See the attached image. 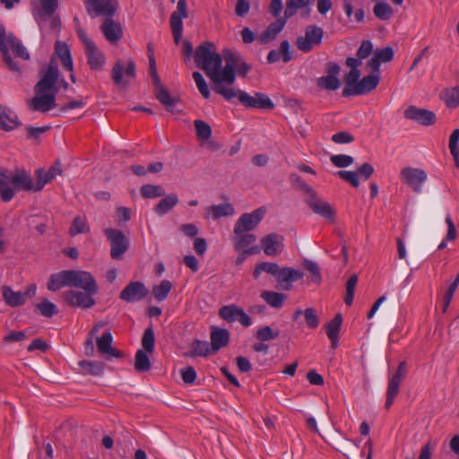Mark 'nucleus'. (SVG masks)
<instances>
[{
    "mask_svg": "<svg viewBox=\"0 0 459 459\" xmlns=\"http://www.w3.org/2000/svg\"><path fill=\"white\" fill-rule=\"evenodd\" d=\"M85 4L90 14L107 17L101 25V31L108 41L115 43L122 38L120 24L111 19L117 7V0H85Z\"/></svg>",
    "mask_w": 459,
    "mask_h": 459,
    "instance_id": "obj_1",
    "label": "nucleus"
},
{
    "mask_svg": "<svg viewBox=\"0 0 459 459\" xmlns=\"http://www.w3.org/2000/svg\"><path fill=\"white\" fill-rule=\"evenodd\" d=\"M195 62L211 81H219L223 69L222 57L216 53L215 47L212 42L205 41L196 48Z\"/></svg>",
    "mask_w": 459,
    "mask_h": 459,
    "instance_id": "obj_2",
    "label": "nucleus"
},
{
    "mask_svg": "<svg viewBox=\"0 0 459 459\" xmlns=\"http://www.w3.org/2000/svg\"><path fill=\"white\" fill-rule=\"evenodd\" d=\"M4 177L3 185L0 186L2 201L10 202L14 196V191L36 192L35 184L30 173L25 170H18L13 173L9 170H0Z\"/></svg>",
    "mask_w": 459,
    "mask_h": 459,
    "instance_id": "obj_3",
    "label": "nucleus"
},
{
    "mask_svg": "<svg viewBox=\"0 0 459 459\" xmlns=\"http://www.w3.org/2000/svg\"><path fill=\"white\" fill-rule=\"evenodd\" d=\"M9 48H12L14 55L23 60L30 59V53L22 43L14 36L13 33H6L4 25L0 22V52L4 62L13 72H20V67L14 62L10 55Z\"/></svg>",
    "mask_w": 459,
    "mask_h": 459,
    "instance_id": "obj_4",
    "label": "nucleus"
},
{
    "mask_svg": "<svg viewBox=\"0 0 459 459\" xmlns=\"http://www.w3.org/2000/svg\"><path fill=\"white\" fill-rule=\"evenodd\" d=\"M225 65L222 69V79L228 85H232L236 81V74L246 77L251 70V65L246 63L239 54L227 50L224 53Z\"/></svg>",
    "mask_w": 459,
    "mask_h": 459,
    "instance_id": "obj_5",
    "label": "nucleus"
},
{
    "mask_svg": "<svg viewBox=\"0 0 459 459\" xmlns=\"http://www.w3.org/2000/svg\"><path fill=\"white\" fill-rule=\"evenodd\" d=\"M303 192L306 195V202L313 212L325 220L333 221L334 212L331 205L318 198L315 190L307 184H302Z\"/></svg>",
    "mask_w": 459,
    "mask_h": 459,
    "instance_id": "obj_6",
    "label": "nucleus"
},
{
    "mask_svg": "<svg viewBox=\"0 0 459 459\" xmlns=\"http://www.w3.org/2000/svg\"><path fill=\"white\" fill-rule=\"evenodd\" d=\"M68 287H76L91 293L98 292L94 277L86 271L67 270Z\"/></svg>",
    "mask_w": 459,
    "mask_h": 459,
    "instance_id": "obj_7",
    "label": "nucleus"
},
{
    "mask_svg": "<svg viewBox=\"0 0 459 459\" xmlns=\"http://www.w3.org/2000/svg\"><path fill=\"white\" fill-rule=\"evenodd\" d=\"M60 72L57 63L53 58L50 60L48 68L43 73L42 77L35 85V92L52 93L56 90V83L59 78Z\"/></svg>",
    "mask_w": 459,
    "mask_h": 459,
    "instance_id": "obj_8",
    "label": "nucleus"
},
{
    "mask_svg": "<svg viewBox=\"0 0 459 459\" xmlns=\"http://www.w3.org/2000/svg\"><path fill=\"white\" fill-rule=\"evenodd\" d=\"M104 233L110 242V255L113 259H120L127 251L129 241L125 234L116 229H106Z\"/></svg>",
    "mask_w": 459,
    "mask_h": 459,
    "instance_id": "obj_9",
    "label": "nucleus"
},
{
    "mask_svg": "<svg viewBox=\"0 0 459 459\" xmlns=\"http://www.w3.org/2000/svg\"><path fill=\"white\" fill-rule=\"evenodd\" d=\"M324 30L316 25H310L305 29L304 36H299L296 39L297 48L304 52H309L314 45H320L323 39Z\"/></svg>",
    "mask_w": 459,
    "mask_h": 459,
    "instance_id": "obj_10",
    "label": "nucleus"
},
{
    "mask_svg": "<svg viewBox=\"0 0 459 459\" xmlns=\"http://www.w3.org/2000/svg\"><path fill=\"white\" fill-rule=\"evenodd\" d=\"M407 375V363L405 361H402L399 363L397 369L394 375H392L388 379V386L386 390V399L385 407L389 409L399 393V387L402 381L405 378Z\"/></svg>",
    "mask_w": 459,
    "mask_h": 459,
    "instance_id": "obj_11",
    "label": "nucleus"
},
{
    "mask_svg": "<svg viewBox=\"0 0 459 459\" xmlns=\"http://www.w3.org/2000/svg\"><path fill=\"white\" fill-rule=\"evenodd\" d=\"M265 214L264 208H258L252 212L242 214L234 226V234H242L253 230L263 220Z\"/></svg>",
    "mask_w": 459,
    "mask_h": 459,
    "instance_id": "obj_12",
    "label": "nucleus"
},
{
    "mask_svg": "<svg viewBox=\"0 0 459 459\" xmlns=\"http://www.w3.org/2000/svg\"><path fill=\"white\" fill-rule=\"evenodd\" d=\"M428 175L421 169L405 167L401 171V180L408 185L417 194L422 192L423 184L427 181Z\"/></svg>",
    "mask_w": 459,
    "mask_h": 459,
    "instance_id": "obj_13",
    "label": "nucleus"
},
{
    "mask_svg": "<svg viewBox=\"0 0 459 459\" xmlns=\"http://www.w3.org/2000/svg\"><path fill=\"white\" fill-rule=\"evenodd\" d=\"M219 316L228 323L238 322L244 327L252 325L251 317L237 305H226L220 308Z\"/></svg>",
    "mask_w": 459,
    "mask_h": 459,
    "instance_id": "obj_14",
    "label": "nucleus"
},
{
    "mask_svg": "<svg viewBox=\"0 0 459 459\" xmlns=\"http://www.w3.org/2000/svg\"><path fill=\"white\" fill-rule=\"evenodd\" d=\"M136 75V65L133 60H129L127 65L118 60L112 68V80L116 85H126L130 79Z\"/></svg>",
    "mask_w": 459,
    "mask_h": 459,
    "instance_id": "obj_15",
    "label": "nucleus"
},
{
    "mask_svg": "<svg viewBox=\"0 0 459 459\" xmlns=\"http://www.w3.org/2000/svg\"><path fill=\"white\" fill-rule=\"evenodd\" d=\"M239 103L247 108L272 109L274 107L267 95L255 92L254 96H251L244 91L239 94Z\"/></svg>",
    "mask_w": 459,
    "mask_h": 459,
    "instance_id": "obj_16",
    "label": "nucleus"
},
{
    "mask_svg": "<svg viewBox=\"0 0 459 459\" xmlns=\"http://www.w3.org/2000/svg\"><path fill=\"white\" fill-rule=\"evenodd\" d=\"M379 74H371L364 76L359 82V84L355 85L353 91L343 89L342 94L345 98L367 94L377 88L379 83Z\"/></svg>",
    "mask_w": 459,
    "mask_h": 459,
    "instance_id": "obj_17",
    "label": "nucleus"
},
{
    "mask_svg": "<svg viewBox=\"0 0 459 459\" xmlns=\"http://www.w3.org/2000/svg\"><path fill=\"white\" fill-rule=\"evenodd\" d=\"M85 55L87 56L88 64L92 70L100 69L104 63L105 57L102 52L96 47L93 41L88 39L85 36L81 37Z\"/></svg>",
    "mask_w": 459,
    "mask_h": 459,
    "instance_id": "obj_18",
    "label": "nucleus"
},
{
    "mask_svg": "<svg viewBox=\"0 0 459 459\" xmlns=\"http://www.w3.org/2000/svg\"><path fill=\"white\" fill-rule=\"evenodd\" d=\"M149 293L148 289L141 281H132L119 294V298L128 303L143 299Z\"/></svg>",
    "mask_w": 459,
    "mask_h": 459,
    "instance_id": "obj_19",
    "label": "nucleus"
},
{
    "mask_svg": "<svg viewBox=\"0 0 459 459\" xmlns=\"http://www.w3.org/2000/svg\"><path fill=\"white\" fill-rule=\"evenodd\" d=\"M95 294L96 293H91L85 290H68L65 294V299L73 307L89 308L95 304V300L93 299V295Z\"/></svg>",
    "mask_w": 459,
    "mask_h": 459,
    "instance_id": "obj_20",
    "label": "nucleus"
},
{
    "mask_svg": "<svg viewBox=\"0 0 459 459\" xmlns=\"http://www.w3.org/2000/svg\"><path fill=\"white\" fill-rule=\"evenodd\" d=\"M302 277L303 273L300 270L282 267L280 268L276 275V281L281 290H290L292 289V283L300 280Z\"/></svg>",
    "mask_w": 459,
    "mask_h": 459,
    "instance_id": "obj_21",
    "label": "nucleus"
},
{
    "mask_svg": "<svg viewBox=\"0 0 459 459\" xmlns=\"http://www.w3.org/2000/svg\"><path fill=\"white\" fill-rule=\"evenodd\" d=\"M404 117L422 126H430L436 121L435 113L425 108H417L416 106H410L404 111Z\"/></svg>",
    "mask_w": 459,
    "mask_h": 459,
    "instance_id": "obj_22",
    "label": "nucleus"
},
{
    "mask_svg": "<svg viewBox=\"0 0 459 459\" xmlns=\"http://www.w3.org/2000/svg\"><path fill=\"white\" fill-rule=\"evenodd\" d=\"M283 237L276 233H271L261 239V245L264 252L268 256H275L283 250Z\"/></svg>",
    "mask_w": 459,
    "mask_h": 459,
    "instance_id": "obj_23",
    "label": "nucleus"
},
{
    "mask_svg": "<svg viewBox=\"0 0 459 459\" xmlns=\"http://www.w3.org/2000/svg\"><path fill=\"white\" fill-rule=\"evenodd\" d=\"M56 93H38L35 92L34 98L30 102V108L35 111L48 112L56 107Z\"/></svg>",
    "mask_w": 459,
    "mask_h": 459,
    "instance_id": "obj_24",
    "label": "nucleus"
},
{
    "mask_svg": "<svg viewBox=\"0 0 459 459\" xmlns=\"http://www.w3.org/2000/svg\"><path fill=\"white\" fill-rule=\"evenodd\" d=\"M288 20L284 16L278 17L274 22L270 23L264 32H262L257 39L261 44H267L273 41L284 29Z\"/></svg>",
    "mask_w": 459,
    "mask_h": 459,
    "instance_id": "obj_25",
    "label": "nucleus"
},
{
    "mask_svg": "<svg viewBox=\"0 0 459 459\" xmlns=\"http://www.w3.org/2000/svg\"><path fill=\"white\" fill-rule=\"evenodd\" d=\"M113 336L110 332H106L103 335L97 339L98 351L109 358H121L122 352L112 347Z\"/></svg>",
    "mask_w": 459,
    "mask_h": 459,
    "instance_id": "obj_26",
    "label": "nucleus"
},
{
    "mask_svg": "<svg viewBox=\"0 0 459 459\" xmlns=\"http://www.w3.org/2000/svg\"><path fill=\"white\" fill-rule=\"evenodd\" d=\"M220 76L219 81H211L212 82V91L221 95L225 100L231 101L233 99L238 98L239 100V94L242 92L241 90H235L230 85L225 83V81Z\"/></svg>",
    "mask_w": 459,
    "mask_h": 459,
    "instance_id": "obj_27",
    "label": "nucleus"
},
{
    "mask_svg": "<svg viewBox=\"0 0 459 459\" xmlns=\"http://www.w3.org/2000/svg\"><path fill=\"white\" fill-rule=\"evenodd\" d=\"M21 125L17 115L7 107L0 105V128L12 131Z\"/></svg>",
    "mask_w": 459,
    "mask_h": 459,
    "instance_id": "obj_28",
    "label": "nucleus"
},
{
    "mask_svg": "<svg viewBox=\"0 0 459 459\" xmlns=\"http://www.w3.org/2000/svg\"><path fill=\"white\" fill-rule=\"evenodd\" d=\"M230 341V332L224 328L213 326L211 331V348L212 352L226 346Z\"/></svg>",
    "mask_w": 459,
    "mask_h": 459,
    "instance_id": "obj_29",
    "label": "nucleus"
},
{
    "mask_svg": "<svg viewBox=\"0 0 459 459\" xmlns=\"http://www.w3.org/2000/svg\"><path fill=\"white\" fill-rule=\"evenodd\" d=\"M212 351L210 343L206 341L195 339L190 344V350L185 353L186 357H207Z\"/></svg>",
    "mask_w": 459,
    "mask_h": 459,
    "instance_id": "obj_30",
    "label": "nucleus"
},
{
    "mask_svg": "<svg viewBox=\"0 0 459 459\" xmlns=\"http://www.w3.org/2000/svg\"><path fill=\"white\" fill-rule=\"evenodd\" d=\"M2 295L5 303L13 307L22 306L26 302L22 291H14L9 286L2 287Z\"/></svg>",
    "mask_w": 459,
    "mask_h": 459,
    "instance_id": "obj_31",
    "label": "nucleus"
},
{
    "mask_svg": "<svg viewBox=\"0 0 459 459\" xmlns=\"http://www.w3.org/2000/svg\"><path fill=\"white\" fill-rule=\"evenodd\" d=\"M55 54L61 60L65 69L67 71L73 70L71 52L66 43L56 41L55 45Z\"/></svg>",
    "mask_w": 459,
    "mask_h": 459,
    "instance_id": "obj_32",
    "label": "nucleus"
},
{
    "mask_svg": "<svg viewBox=\"0 0 459 459\" xmlns=\"http://www.w3.org/2000/svg\"><path fill=\"white\" fill-rule=\"evenodd\" d=\"M235 209L230 203H223L220 204L212 205L208 208L207 215L211 216L212 220L216 221L221 217H228L233 215Z\"/></svg>",
    "mask_w": 459,
    "mask_h": 459,
    "instance_id": "obj_33",
    "label": "nucleus"
},
{
    "mask_svg": "<svg viewBox=\"0 0 459 459\" xmlns=\"http://www.w3.org/2000/svg\"><path fill=\"white\" fill-rule=\"evenodd\" d=\"M178 203V198L175 194L164 195L153 208V211L159 216H163L167 214Z\"/></svg>",
    "mask_w": 459,
    "mask_h": 459,
    "instance_id": "obj_34",
    "label": "nucleus"
},
{
    "mask_svg": "<svg viewBox=\"0 0 459 459\" xmlns=\"http://www.w3.org/2000/svg\"><path fill=\"white\" fill-rule=\"evenodd\" d=\"M40 10L36 17L39 24L47 18H51L57 8V0H39Z\"/></svg>",
    "mask_w": 459,
    "mask_h": 459,
    "instance_id": "obj_35",
    "label": "nucleus"
},
{
    "mask_svg": "<svg viewBox=\"0 0 459 459\" xmlns=\"http://www.w3.org/2000/svg\"><path fill=\"white\" fill-rule=\"evenodd\" d=\"M261 298L272 307L281 308L283 306L287 296L280 292L264 290L261 293Z\"/></svg>",
    "mask_w": 459,
    "mask_h": 459,
    "instance_id": "obj_36",
    "label": "nucleus"
},
{
    "mask_svg": "<svg viewBox=\"0 0 459 459\" xmlns=\"http://www.w3.org/2000/svg\"><path fill=\"white\" fill-rule=\"evenodd\" d=\"M66 272L67 270H65L51 274L47 283L48 289L51 291H56L60 290L62 287L68 286V280H66Z\"/></svg>",
    "mask_w": 459,
    "mask_h": 459,
    "instance_id": "obj_37",
    "label": "nucleus"
},
{
    "mask_svg": "<svg viewBox=\"0 0 459 459\" xmlns=\"http://www.w3.org/2000/svg\"><path fill=\"white\" fill-rule=\"evenodd\" d=\"M312 0H286V7L283 16L289 20L293 17L299 9L307 8L310 5Z\"/></svg>",
    "mask_w": 459,
    "mask_h": 459,
    "instance_id": "obj_38",
    "label": "nucleus"
},
{
    "mask_svg": "<svg viewBox=\"0 0 459 459\" xmlns=\"http://www.w3.org/2000/svg\"><path fill=\"white\" fill-rule=\"evenodd\" d=\"M79 366L84 373L92 376H100L104 372V364L100 361L82 360Z\"/></svg>",
    "mask_w": 459,
    "mask_h": 459,
    "instance_id": "obj_39",
    "label": "nucleus"
},
{
    "mask_svg": "<svg viewBox=\"0 0 459 459\" xmlns=\"http://www.w3.org/2000/svg\"><path fill=\"white\" fill-rule=\"evenodd\" d=\"M256 241V237L251 233L235 234L234 246L237 250H244Z\"/></svg>",
    "mask_w": 459,
    "mask_h": 459,
    "instance_id": "obj_40",
    "label": "nucleus"
},
{
    "mask_svg": "<svg viewBox=\"0 0 459 459\" xmlns=\"http://www.w3.org/2000/svg\"><path fill=\"white\" fill-rule=\"evenodd\" d=\"M441 98L449 108L459 106V86L443 91Z\"/></svg>",
    "mask_w": 459,
    "mask_h": 459,
    "instance_id": "obj_41",
    "label": "nucleus"
},
{
    "mask_svg": "<svg viewBox=\"0 0 459 459\" xmlns=\"http://www.w3.org/2000/svg\"><path fill=\"white\" fill-rule=\"evenodd\" d=\"M316 85L320 89H325L327 91H336L341 86V81L338 77H333L330 75L321 76L317 79Z\"/></svg>",
    "mask_w": 459,
    "mask_h": 459,
    "instance_id": "obj_42",
    "label": "nucleus"
},
{
    "mask_svg": "<svg viewBox=\"0 0 459 459\" xmlns=\"http://www.w3.org/2000/svg\"><path fill=\"white\" fill-rule=\"evenodd\" d=\"M134 368L138 372H146L151 368V361L146 353L143 350H138L135 354Z\"/></svg>",
    "mask_w": 459,
    "mask_h": 459,
    "instance_id": "obj_43",
    "label": "nucleus"
},
{
    "mask_svg": "<svg viewBox=\"0 0 459 459\" xmlns=\"http://www.w3.org/2000/svg\"><path fill=\"white\" fill-rule=\"evenodd\" d=\"M141 195L145 198H155L164 196L166 191L161 186L147 184L141 187Z\"/></svg>",
    "mask_w": 459,
    "mask_h": 459,
    "instance_id": "obj_44",
    "label": "nucleus"
},
{
    "mask_svg": "<svg viewBox=\"0 0 459 459\" xmlns=\"http://www.w3.org/2000/svg\"><path fill=\"white\" fill-rule=\"evenodd\" d=\"M36 308L39 310L41 316L48 318L54 316L58 312L56 306L46 299L38 303L36 305Z\"/></svg>",
    "mask_w": 459,
    "mask_h": 459,
    "instance_id": "obj_45",
    "label": "nucleus"
},
{
    "mask_svg": "<svg viewBox=\"0 0 459 459\" xmlns=\"http://www.w3.org/2000/svg\"><path fill=\"white\" fill-rule=\"evenodd\" d=\"M373 13L377 18L381 21L389 20L394 12L392 7L386 3H377L373 8Z\"/></svg>",
    "mask_w": 459,
    "mask_h": 459,
    "instance_id": "obj_46",
    "label": "nucleus"
},
{
    "mask_svg": "<svg viewBox=\"0 0 459 459\" xmlns=\"http://www.w3.org/2000/svg\"><path fill=\"white\" fill-rule=\"evenodd\" d=\"M342 323V316L337 314L330 322L325 325L326 334L328 338L339 336L341 326Z\"/></svg>",
    "mask_w": 459,
    "mask_h": 459,
    "instance_id": "obj_47",
    "label": "nucleus"
},
{
    "mask_svg": "<svg viewBox=\"0 0 459 459\" xmlns=\"http://www.w3.org/2000/svg\"><path fill=\"white\" fill-rule=\"evenodd\" d=\"M279 336V332L273 330L269 325H264L257 329L255 338L259 342H269L276 339Z\"/></svg>",
    "mask_w": 459,
    "mask_h": 459,
    "instance_id": "obj_48",
    "label": "nucleus"
},
{
    "mask_svg": "<svg viewBox=\"0 0 459 459\" xmlns=\"http://www.w3.org/2000/svg\"><path fill=\"white\" fill-rule=\"evenodd\" d=\"M171 282L168 280H163L159 285L153 288V296L155 299L158 301L164 300L171 290Z\"/></svg>",
    "mask_w": 459,
    "mask_h": 459,
    "instance_id": "obj_49",
    "label": "nucleus"
},
{
    "mask_svg": "<svg viewBox=\"0 0 459 459\" xmlns=\"http://www.w3.org/2000/svg\"><path fill=\"white\" fill-rule=\"evenodd\" d=\"M193 79L196 84L198 91L204 99H208L211 95L208 84L203 74L199 72L193 73Z\"/></svg>",
    "mask_w": 459,
    "mask_h": 459,
    "instance_id": "obj_50",
    "label": "nucleus"
},
{
    "mask_svg": "<svg viewBox=\"0 0 459 459\" xmlns=\"http://www.w3.org/2000/svg\"><path fill=\"white\" fill-rule=\"evenodd\" d=\"M195 127L199 139L206 141L211 137L212 128L206 122L197 119L195 121Z\"/></svg>",
    "mask_w": 459,
    "mask_h": 459,
    "instance_id": "obj_51",
    "label": "nucleus"
},
{
    "mask_svg": "<svg viewBox=\"0 0 459 459\" xmlns=\"http://www.w3.org/2000/svg\"><path fill=\"white\" fill-rule=\"evenodd\" d=\"M154 333L152 327H148L144 330L143 338H142V345L146 352H152L154 350Z\"/></svg>",
    "mask_w": 459,
    "mask_h": 459,
    "instance_id": "obj_52",
    "label": "nucleus"
},
{
    "mask_svg": "<svg viewBox=\"0 0 459 459\" xmlns=\"http://www.w3.org/2000/svg\"><path fill=\"white\" fill-rule=\"evenodd\" d=\"M86 229L87 225L85 219L81 216H76L71 224L69 232L71 236L74 237L78 234L85 232Z\"/></svg>",
    "mask_w": 459,
    "mask_h": 459,
    "instance_id": "obj_53",
    "label": "nucleus"
},
{
    "mask_svg": "<svg viewBox=\"0 0 459 459\" xmlns=\"http://www.w3.org/2000/svg\"><path fill=\"white\" fill-rule=\"evenodd\" d=\"M35 178L36 182L34 184L36 192H39L41 189H43L45 185L52 180V178L48 176V173L43 169H38L35 171Z\"/></svg>",
    "mask_w": 459,
    "mask_h": 459,
    "instance_id": "obj_54",
    "label": "nucleus"
},
{
    "mask_svg": "<svg viewBox=\"0 0 459 459\" xmlns=\"http://www.w3.org/2000/svg\"><path fill=\"white\" fill-rule=\"evenodd\" d=\"M360 76L361 73L359 69L350 70V72L345 75V86L343 89L353 91L355 85L359 84Z\"/></svg>",
    "mask_w": 459,
    "mask_h": 459,
    "instance_id": "obj_55",
    "label": "nucleus"
},
{
    "mask_svg": "<svg viewBox=\"0 0 459 459\" xmlns=\"http://www.w3.org/2000/svg\"><path fill=\"white\" fill-rule=\"evenodd\" d=\"M332 163L337 168H347L351 166L354 160L351 156L347 154H336L330 158Z\"/></svg>",
    "mask_w": 459,
    "mask_h": 459,
    "instance_id": "obj_56",
    "label": "nucleus"
},
{
    "mask_svg": "<svg viewBox=\"0 0 459 459\" xmlns=\"http://www.w3.org/2000/svg\"><path fill=\"white\" fill-rule=\"evenodd\" d=\"M155 94L157 100L167 108H172L175 105V100L165 88H160V90L156 91Z\"/></svg>",
    "mask_w": 459,
    "mask_h": 459,
    "instance_id": "obj_57",
    "label": "nucleus"
},
{
    "mask_svg": "<svg viewBox=\"0 0 459 459\" xmlns=\"http://www.w3.org/2000/svg\"><path fill=\"white\" fill-rule=\"evenodd\" d=\"M337 176L346 182H349L354 187H358L359 186V175L356 171L339 170L337 172Z\"/></svg>",
    "mask_w": 459,
    "mask_h": 459,
    "instance_id": "obj_58",
    "label": "nucleus"
},
{
    "mask_svg": "<svg viewBox=\"0 0 459 459\" xmlns=\"http://www.w3.org/2000/svg\"><path fill=\"white\" fill-rule=\"evenodd\" d=\"M304 317L306 325L308 328L315 329L319 325V319L316 316V310L312 307L306 308L304 310Z\"/></svg>",
    "mask_w": 459,
    "mask_h": 459,
    "instance_id": "obj_59",
    "label": "nucleus"
},
{
    "mask_svg": "<svg viewBox=\"0 0 459 459\" xmlns=\"http://www.w3.org/2000/svg\"><path fill=\"white\" fill-rule=\"evenodd\" d=\"M459 142V129H455L449 137V149L451 155L455 160L459 158V150L457 149V144Z\"/></svg>",
    "mask_w": 459,
    "mask_h": 459,
    "instance_id": "obj_60",
    "label": "nucleus"
},
{
    "mask_svg": "<svg viewBox=\"0 0 459 459\" xmlns=\"http://www.w3.org/2000/svg\"><path fill=\"white\" fill-rule=\"evenodd\" d=\"M374 56L381 62H390L394 57V50L391 47H385L375 51Z\"/></svg>",
    "mask_w": 459,
    "mask_h": 459,
    "instance_id": "obj_61",
    "label": "nucleus"
},
{
    "mask_svg": "<svg viewBox=\"0 0 459 459\" xmlns=\"http://www.w3.org/2000/svg\"><path fill=\"white\" fill-rule=\"evenodd\" d=\"M180 374L183 382L186 385H193L196 379V371L191 366L180 369Z\"/></svg>",
    "mask_w": 459,
    "mask_h": 459,
    "instance_id": "obj_62",
    "label": "nucleus"
},
{
    "mask_svg": "<svg viewBox=\"0 0 459 459\" xmlns=\"http://www.w3.org/2000/svg\"><path fill=\"white\" fill-rule=\"evenodd\" d=\"M278 51H280V55L281 56V59L284 63L290 62L293 57L290 51V45L288 40H282L281 42Z\"/></svg>",
    "mask_w": 459,
    "mask_h": 459,
    "instance_id": "obj_63",
    "label": "nucleus"
},
{
    "mask_svg": "<svg viewBox=\"0 0 459 459\" xmlns=\"http://www.w3.org/2000/svg\"><path fill=\"white\" fill-rule=\"evenodd\" d=\"M373 45L369 40H363L357 50V56L359 59L367 58L372 52Z\"/></svg>",
    "mask_w": 459,
    "mask_h": 459,
    "instance_id": "obj_64",
    "label": "nucleus"
}]
</instances>
